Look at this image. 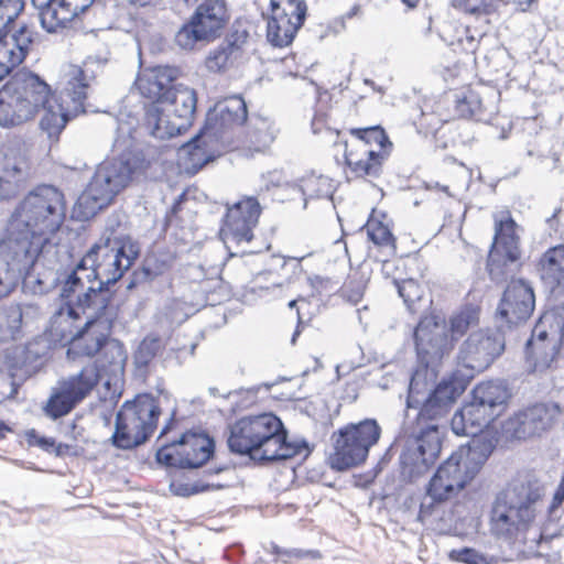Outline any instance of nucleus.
<instances>
[{
	"mask_svg": "<svg viewBox=\"0 0 564 564\" xmlns=\"http://www.w3.org/2000/svg\"><path fill=\"white\" fill-rule=\"evenodd\" d=\"M232 453L261 460H282L310 453L305 441H288L282 421L273 413L243 416L229 427Z\"/></svg>",
	"mask_w": 564,
	"mask_h": 564,
	"instance_id": "7ed1b4c3",
	"label": "nucleus"
},
{
	"mask_svg": "<svg viewBox=\"0 0 564 564\" xmlns=\"http://www.w3.org/2000/svg\"><path fill=\"white\" fill-rule=\"evenodd\" d=\"M326 124H327L326 113L315 112V115L312 119V122H311L313 133H315V134L321 133L326 128Z\"/></svg>",
	"mask_w": 564,
	"mask_h": 564,
	"instance_id": "6e6d98bb",
	"label": "nucleus"
},
{
	"mask_svg": "<svg viewBox=\"0 0 564 564\" xmlns=\"http://www.w3.org/2000/svg\"><path fill=\"white\" fill-rule=\"evenodd\" d=\"M260 214L261 207L254 197H245L227 208L220 237L229 250L252 240Z\"/></svg>",
	"mask_w": 564,
	"mask_h": 564,
	"instance_id": "aec40b11",
	"label": "nucleus"
},
{
	"mask_svg": "<svg viewBox=\"0 0 564 564\" xmlns=\"http://www.w3.org/2000/svg\"><path fill=\"white\" fill-rule=\"evenodd\" d=\"M451 560L463 564H495L494 556H489L473 547H463L459 550H452L449 553Z\"/></svg>",
	"mask_w": 564,
	"mask_h": 564,
	"instance_id": "8fccbe9b",
	"label": "nucleus"
},
{
	"mask_svg": "<svg viewBox=\"0 0 564 564\" xmlns=\"http://www.w3.org/2000/svg\"><path fill=\"white\" fill-rule=\"evenodd\" d=\"M24 0H0V36L24 10Z\"/></svg>",
	"mask_w": 564,
	"mask_h": 564,
	"instance_id": "09e8293b",
	"label": "nucleus"
},
{
	"mask_svg": "<svg viewBox=\"0 0 564 564\" xmlns=\"http://www.w3.org/2000/svg\"><path fill=\"white\" fill-rule=\"evenodd\" d=\"M113 153L117 156L101 162L85 191L78 197L73 214L78 220H88L109 206L113 198L128 186L137 167L130 151L116 140Z\"/></svg>",
	"mask_w": 564,
	"mask_h": 564,
	"instance_id": "423d86ee",
	"label": "nucleus"
},
{
	"mask_svg": "<svg viewBox=\"0 0 564 564\" xmlns=\"http://www.w3.org/2000/svg\"><path fill=\"white\" fill-rule=\"evenodd\" d=\"M495 444L492 440H474L460 446L431 478L430 492L436 499L455 498L479 473Z\"/></svg>",
	"mask_w": 564,
	"mask_h": 564,
	"instance_id": "0eeeda50",
	"label": "nucleus"
},
{
	"mask_svg": "<svg viewBox=\"0 0 564 564\" xmlns=\"http://www.w3.org/2000/svg\"><path fill=\"white\" fill-rule=\"evenodd\" d=\"M300 188L305 199L329 198L333 195L330 178L324 175L311 173L301 180Z\"/></svg>",
	"mask_w": 564,
	"mask_h": 564,
	"instance_id": "a19ab883",
	"label": "nucleus"
},
{
	"mask_svg": "<svg viewBox=\"0 0 564 564\" xmlns=\"http://www.w3.org/2000/svg\"><path fill=\"white\" fill-rule=\"evenodd\" d=\"M555 217H556V213H554L553 216L547 219V221L551 223Z\"/></svg>",
	"mask_w": 564,
	"mask_h": 564,
	"instance_id": "774afa93",
	"label": "nucleus"
},
{
	"mask_svg": "<svg viewBox=\"0 0 564 564\" xmlns=\"http://www.w3.org/2000/svg\"><path fill=\"white\" fill-rule=\"evenodd\" d=\"M226 469L225 466L216 467V468H209L205 471V474L210 477L213 475H218L219 473L224 471Z\"/></svg>",
	"mask_w": 564,
	"mask_h": 564,
	"instance_id": "13d9d810",
	"label": "nucleus"
},
{
	"mask_svg": "<svg viewBox=\"0 0 564 564\" xmlns=\"http://www.w3.org/2000/svg\"><path fill=\"white\" fill-rule=\"evenodd\" d=\"M535 299L530 284L513 280L507 286L498 313L511 325L527 321L534 310Z\"/></svg>",
	"mask_w": 564,
	"mask_h": 564,
	"instance_id": "b1692460",
	"label": "nucleus"
},
{
	"mask_svg": "<svg viewBox=\"0 0 564 564\" xmlns=\"http://www.w3.org/2000/svg\"><path fill=\"white\" fill-rule=\"evenodd\" d=\"M516 228L517 224L508 212L495 216V239L487 262L492 280L500 281L507 278L520 257Z\"/></svg>",
	"mask_w": 564,
	"mask_h": 564,
	"instance_id": "dca6fc26",
	"label": "nucleus"
},
{
	"mask_svg": "<svg viewBox=\"0 0 564 564\" xmlns=\"http://www.w3.org/2000/svg\"><path fill=\"white\" fill-rule=\"evenodd\" d=\"M401 1L410 9L415 8L420 2V0H401Z\"/></svg>",
	"mask_w": 564,
	"mask_h": 564,
	"instance_id": "bf43d9fd",
	"label": "nucleus"
},
{
	"mask_svg": "<svg viewBox=\"0 0 564 564\" xmlns=\"http://www.w3.org/2000/svg\"><path fill=\"white\" fill-rule=\"evenodd\" d=\"M505 350V338L499 330H478L471 333L462 345L458 364L476 371L487 369Z\"/></svg>",
	"mask_w": 564,
	"mask_h": 564,
	"instance_id": "412c9836",
	"label": "nucleus"
},
{
	"mask_svg": "<svg viewBox=\"0 0 564 564\" xmlns=\"http://www.w3.org/2000/svg\"><path fill=\"white\" fill-rule=\"evenodd\" d=\"M48 93L50 86L36 74L25 69L13 74L0 89V126L15 127L33 119Z\"/></svg>",
	"mask_w": 564,
	"mask_h": 564,
	"instance_id": "6e6552de",
	"label": "nucleus"
},
{
	"mask_svg": "<svg viewBox=\"0 0 564 564\" xmlns=\"http://www.w3.org/2000/svg\"><path fill=\"white\" fill-rule=\"evenodd\" d=\"M509 398L507 387L502 382L488 381L477 384L473 390V402L487 412L498 413Z\"/></svg>",
	"mask_w": 564,
	"mask_h": 564,
	"instance_id": "f704fd0d",
	"label": "nucleus"
},
{
	"mask_svg": "<svg viewBox=\"0 0 564 564\" xmlns=\"http://www.w3.org/2000/svg\"><path fill=\"white\" fill-rule=\"evenodd\" d=\"M542 278L554 285L564 284V245L547 249L539 261Z\"/></svg>",
	"mask_w": 564,
	"mask_h": 564,
	"instance_id": "e433bc0d",
	"label": "nucleus"
},
{
	"mask_svg": "<svg viewBox=\"0 0 564 564\" xmlns=\"http://www.w3.org/2000/svg\"><path fill=\"white\" fill-rule=\"evenodd\" d=\"M31 43L32 32L25 25L0 36V82L24 61Z\"/></svg>",
	"mask_w": 564,
	"mask_h": 564,
	"instance_id": "cd10ccee",
	"label": "nucleus"
},
{
	"mask_svg": "<svg viewBox=\"0 0 564 564\" xmlns=\"http://www.w3.org/2000/svg\"><path fill=\"white\" fill-rule=\"evenodd\" d=\"M161 349V340L155 336H147L134 352V365L138 368H147Z\"/></svg>",
	"mask_w": 564,
	"mask_h": 564,
	"instance_id": "49530a36",
	"label": "nucleus"
},
{
	"mask_svg": "<svg viewBox=\"0 0 564 564\" xmlns=\"http://www.w3.org/2000/svg\"><path fill=\"white\" fill-rule=\"evenodd\" d=\"M497 416L498 413L487 412L485 408L471 401L454 414L451 421L452 431L458 436H469L471 441L490 440L479 434Z\"/></svg>",
	"mask_w": 564,
	"mask_h": 564,
	"instance_id": "c756f323",
	"label": "nucleus"
},
{
	"mask_svg": "<svg viewBox=\"0 0 564 564\" xmlns=\"http://www.w3.org/2000/svg\"><path fill=\"white\" fill-rule=\"evenodd\" d=\"M433 383L434 373L426 364L413 372L406 399V420L411 417V411H415L414 419H419L420 423L423 420H438L463 392L455 381H442L432 389Z\"/></svg>",
	"mask_w": 564,
	"mask_h": 564,
	"instance_id": "1a4fd4ad",
	"label": "nucleus"
},
{
	"mask_svg": "<svg viewBox=\"0 0 564 564\" xmlns=\"http://www.w3.org/2000/svg\"><path fill=\"white\" fill-rule=\"evenodd\" d=\"M294 261L295 267L301 268V260L300 259H292Z\"/></svg>",
	"mask_w": 564,
	"mask_h": 564,
	"instance_id": "69168bd1",
	"label": "nucleus"
},
{
	"mask_svg": "<svg viewBox=\"0 0 564 564\" xmlns=\"http://www.w3.org/2000/svg\"><path fill=\"white\" fill-rule=\"evenodd\" d=\"M299 302H304V299L292 300L289 302V307L294 308Z\"/></svg>",
	"mask_w": 564,
	"mask_h": 564,
	"instance_id": "e2e57ef3",
	"label": "nucleus"
},
{
	"mask_svg": "<svg viewBox=\"0 0 564 564\" xmlns=\"http://www.w3.org/2000/svg\"><path fill=\"white\" fill-rule=\"evenodd\" d=\"M159 415L156 400L150 394L126 402L117 413L113 445L130 449L142 444L155 430Z\"/></svg>",
	"mask_w": 564,
	"mask_h": 564,
	"instance_id": "9b49d317",
	"label": "nucleus"
},
{
	"mask_svg": "<svg viewBox=\"0 0 564 564\" xmlns=\"http://www.w3.org/2000/svg\"><path fill=\"white\" fill-rule=\"evenodd\" d=\"M115 316H100L90 323L87 317L82 314L72 324V332L62 336L53 325V316L51 317V334L59 340H69L70 346L67 350L69 359L75 360L78 357H91L97 354L105 345L107 335L104 333L108 328Z\"/></svg>",
	"mask_w": 564,
	"mask_h": 564,
	"instance_id": "6ab92c4d",
	"label": "nucleus"
},
{
	"mask_svg": "<svg viewBox=\"0 0 564 564\" xmlns=\"http://www.w3.org/2000/svg\"><path fill=\"white\" fill-rule=\"evenodd\" d=\"M247 116V106L240 96L227 97L207 113L204 134L218 137L226 129L242 124Z\"/></svg>",
	"mask_w": 564,
	"mask_h": 564,
	"instance_id": "a878e982",
	"label": "nucleus"
},
{
	"mask_svg": "<svg viewBox=\"0 0 564 564\" xmlns=\"http://www.w3.org/2000/svg\"><path fill=\"white\" fill-rule=\"evenodd\" d=\"M145 108L144 126L158 139H169L186 131L193 122L197 97L194 89L176 86L165 100Z\"/></svg>",
	"mask_w": 564,
	"mask_h": 564,
	"instance_id": "9d476101",
	"label": "nucleus"
},
{
	"mask_svg": "<svg viewBox=\"0 0 564 564\" xmlns=\"http://www.w3.org/2000/svg\"><path fill=\"white\" fill-rule=\"evenodd\" d=\"M9 429L6 425H0V438L4 437V432H8Z\"/></svg>",
	"mask_w": 564,
	"mask_h": 564,
	"instance_id": "0e129e2a",
	"label": "nucleus"
},
{
	"mask_svg": "<svg viewBox=\"0 0 564 564\" xmlns=\"http://www.w3.org/2000/svg\"><path fill=\"white\" fill-rule=\"evenodd\" d=\"M350 133L355 137V141L349 144L350 147H360V143H364L368 149L389 152L392 145L384 130L379 126L355 128L350 130Z\"/></svg>",
	"mask_w": 564,
	"mask_h": 564,
	"instance_id": "58836bf2",
	"label": "nucleus"
},
{
	"mask_svg": "<svg viewBox=\"0 0 564 564\" xmlns=\"http://www.w3.org/2000/svg\"><path fill=\"white\" fill-rule=\"evenodd\" d=\"M272 553L278 556V560L283 563H291L293 558H321V553L315 550H301V549H281L278 545H272Z\"/></svg>",
	"mask_w": 564,
	"mask_h": 564,
	"instance_id": "603ef678",
	"label": "nucleus"
},
{
	"mask_svg": "<svg viewBox=\"0 0 564 564\" xmlns=\"http://www.w3.org/2000/svg\"><path fill=\"white\" fill-rule=\"evenodd\" d=\"M89 80L86 72L79 66H70L65 96L72 102L66 108L50 91L45 102H41L43 116L40 121L42 131L47 133L50 139H58V135L66 127L70 116L86 112L85 100L88 95Z\"/></svg>",
	"mask_w": 564,
	"mask_h": 564,
	"instance_id": "f8f14e48",
	"label": "nucleus"
},
{
	"mask_svg": "<svg viewBox=\"0 0 564 564\" xmlns=\"http://www.w3.org/2000/svg\"><path fill=\"white\" fill-rule=\"evenodd\" d=\"M380 434L381 429L373 419L340 429L333 435L334 453L329 457L332 468L346 470L364 463Z\"/></svg>",
	"mask_w": 564,
	"mask_h": 564,
	"instance_id": "ddd939ff",
	"label": "nucleus"
},
{
	"mask_svg": "<svg viewBox=\"0 0 564 564\" xmlns=\"http://www.w3.org/2000/svg\"><path fill=\"white\" fill-rule=\"evenodd\" d=\"M66 217L64 194L54 186L31 191L15 207L6 240L40 262L57 253L55 236Z\"/></svg>",
	"mask_w": 564,
	"mask_h": 564,
	"instance_id": "f03ea898",
	"label": "nucleus"
},
{
	"mask_svg": "<svg viewBox=\"0 0 564 564\" xmlns=\"http://www.w3.org/2000/svg\"><path fill=\"white\" fill-rule=\"evenodd\" d=\"M492 0H452L455 9L468 14L486 13Z\"/></svg>",
	"mask_w": 564,
	"mask_h": 564,
	"instance_id": "5fc2aeb1",
	"label": "nucleus"
},
{
	"mask_svg": "<svg viewBox=\"0 0 564 564\" xmlns=\"http://www.w3.org/2000/svg\"><path fill=\"white\" fill-rule=\"evenodd\" d=\"M139 247L129 237H102L61 281L59 299L53 325L68 335L74 319L84 314L87 323L107 315L116 316L110 284L120 280L139 256Z\"/></svg>",
	"mask_w": 564,
	"mask_h": 564,
	"instance_id": "f257e3e1",
	"label": "nucleus"
},
{
	"mask_svg": "<svg viewBox=\"0 0 564 564\" xmlns=\"http://www.w3.org/2000/svg\"><path fill=\"white\" fill-rule=\"evenodd\" d=\"M132 4H138L141 7L150 4L153 0H128Z\"/></svg>",
	"mask_w": 564,
	"mask_h": 564,
	"instance_id": "052dcab7",
	"label": "nucleus"
},
{
	"mask_svg": "<svg viewBox=\"0 0 564 564\" xmlns=\"http://www.w3.org/2000/svg\"><path fill=\"white\" fill-rule=\"evenodd\" d=\"M23 310L20 304L0 308V341L15 339L22 327Z\"/></svg>",
	"mask_w": 564,
	"mask_h": 564,
	"instance_id": "ea45409f",
	"label": "nucleus"
},
{
	"mask_svg": "<svg viewBox=\"0 0 564 564\" xmlns=\"http://www.w3.org/2000/svg\"><path fill=\"white\" fill-rule=\"evenodd\" d=\"M174 41L184 51H193L199 43L212 42L191 18L175 33Z\"/></svg>",
	"mask_w": 564,
	"mask_h": 564,
	"instance_id": "79ce46f5",
	"label": "nucleus"
},
{
	"mask_svg": "<svg viewBox=\"0 0 564 564\" xmlns=\"http://www.w3.org/2000/svg\"><path fill=\"white\" fill-rule=\"evenodd\" d=\"M557 404H535L518 413L510 422L513 435L517 438H527L538 435L550 429L560 416Z\"/></svg>",
	"mask_w": 564,
	"mask_h": 564,
	"instance_id": "393cba45",
	"label": "nucleus"
},
{
	"mask_svg": "<svg viewBox=\"0 0 564 564\" xmlns=\"http://www.w3.org/2000/svg\"><path fill=\"white\" fill-rule=\"evenodd\" d=\"M39 262L30 254L12 245L4 238L0 241V300L9 296L17 288L20 279L34 293H44L48 283L35 274Z\"/></svg>",
	"mask_w": 564,
	"mask_h": 564,
	"instance_id": "4468645a",
	"label": "nucleus"
},
{
	"mask_svg": "<svg viewBox=\"0 0 564 564\" xmlns=\"http://www.w3.org/2000/svg\"><path fill=\"white\" fill-rule=\"evenodd\" d=\"M454 116L455 118H476L480 119V113L482 110V104L480 96L477 91L473 89H464L454 95Z\"/></svg>",
	"mask_w": 564,
	"mask_h": 564,
	"instance_id": "4c0bfd02",
	"label": "nucleus"
},
{
	"mask_svg": "<svg viewBox=\"0 0 564 564\" xmlns=\"http://www.w3.org/2000/svg\"><path fill=\"white\" fill-rule=\"evenodd\" d=\"M209 392H210V394L216 395L217 394V389L216 388H209Z\"/></svg>",
	"mask_w": 564,
	"mask_h": 564,
	"instance_id": "338daca9",
	"label": "nucleus"
},
{
	"mask_svg": "<svg viewBox=\"0 0 564 564\" xmlns=\"http://www.w3.org/2000/svg\"><path fill=\"white\" fill-rule=\"evenodd\" d=\"M223 488V485L215 481L209 480H196L194 482H182V481H172L170 485V489L173 495L178 497H189L196 494L205 492L208 490H217Z\"/></svg>",
	"mask_w": 564,
	"mask_h": 564,
	"instance_id": "a18cd8bd",
	"label": "nucleus"
},
{
	"mask_svg": "<svg viewBox=\"0 0 564 564\" xmlns=\"http://www.w3.org/2000/svg\"><path fill=\"white\" fill-rule=\"evenodd\" d=\"M462 45L465 50L474 52L477 48L478 40L477 37L471 33V30L469 28H466L465 30V39L460 40Z\"/></svg>",
	"mask_w": 564,
	"mask_h": 564,
	"instance_id": "4d7b16f0",
	"label": "nucleus"
},
{
	"mask_svg": "<svg viewBox=\"0 0 564 564\" xmlns=\"http://www.w3.org/2000/svg\"><path fill=\"white\" fill-rule=\"evenodd\" d=\"M95 0H32L37 7L43 29L56 33L67 29Z\"/></svg>",
	"mask_w": 564,
	"mask_h": 564,
	"instance_id": "5701e85b",
	"label": "nucleus"
},
{
	"mask_svg": "<svg viewBox=\"0 0 564 564\" xmlns=\"http://www.w3.org/2000/svg\"><path fill=\"white\" fill-rule=\"evenodd\" d=\"M387 158L388 151L368 149L364 143H360V147H350L346 143L345 161L355 177H378Z\"/></svg>",
	"mask_w": 564,
	"mask_h": 564,
	"instance_id": "7c9ffc66",
	"label": "nucleus"
},
{
	"mask_svg": "<svg viewBox=\"0 0 564 564\" xmlns=\"http://www.w3.org/2000/svg\"><path fill=\"white\" fill-rule=\"evenodd\" d=\"M26 440L30 445L37 446L47 453H55L57 456L66 454L69 449L68 445L57 444L53 437L40 435L35 430L26 432Z\"/></svg>",
	"mask_w": 564,
	"mask_h": 564,
	"instance_id": "3c124183",
	"label": "nucleus"
},
{
	"mask_svg": "<svg viewBox=\"0 0 564 564\" xmlns=\"http://www.w3.org/2000/svg\"><path fill=\"white\" fill-rule=\"evenodd\" d=\"M208 137L203 130L202 134L194 137L178 149L177 163L183 171L195 174L209 161V155L204 148Z\"/></svg>",
	"mask_w": 564,
	"mask_h": 564,
	"instance_id": "72a5a7b5",
	"label": "nucleus"
},
{
	"mask_svg": "<svg viewBox=\"0 0 564 564\" xmlns=\"http://www.w3.org/2000/svg\"><path fill=\"white\" fill-rule=\"evenodd\" d=\"M215 444L204 433H185L178 441L163 445L156 452V460L170 467L199 468L213 456Z\"/></svg>",
	"mask_w": 564,
	"mask_h": 564,
	"instance_id": "f3484780",
	"label": "nucleus"
},
{
	"mask_svg": "<svg viewBox=\"0 0 564 564\" xmlns=\"http://www.w3.org/2000/svg\"><path fill=\"white\" fill-rule=\"evenodd\" d=\"M398 293L403 299L408 308L412 312H416V303L422 300L423 289L413 279L403 280L397 283Z\"/></svg>",
	"mask_w": 564,
	"mask_h": 564,
	"instance_id": "de8ad7c7",
	"label": "nucleus"
},
{
	"mask_svg": "<svg viewBox=\"0 0 564 564\" xmlns=\"http://www.w3.org/2000/svg\"><path fill=\"white\" fill-rule=\"evenodd\" d=\"M127 358V351L121 343L107 339L99 366L88 365L78 375L58 382L44 408L46 415L56 420L68 414L90 393L104 375L109 376L106 382L108 386L111 380L119 379L123 375Z\"/></svg>",
	"mask_w": 564,
	"mask_h": 564,
	"instance_id": "39448f33",
	"label": "nucleus"
},
{
	"mask_svg": "<svg viewBox=\"0 0 564 564\" xmlns=\"http://www.w3.org/2000/svg\"><path fill=\"white\" fill-rule=\"evenodd\" d=\"M448 101V96L438 100L424 101L421 117L417 121L420 132H424L425 134L433 133L437 131L443 123L454 119L452 112L445 109Z\"/></svg>",
	"mask_w": 564,
	"mask_h": 564,
	"instance_id": "c9c22d12",
	"label": "nucleus"
},
{
	"mask_svg": "<svg viewBox=\"0 0 564 564\" xmlns=\"http://www.w3.org/2000/svg\"><path fill=\"white\" fill-rule=\"evenodd\" d=\"M365 84L370 86L372 89L378 90V93L383 94V90L381 88H377L376 84L371 79H365Z\"/></svg>",
	"mask_w": 564,
	"mask_h": 564,
	"instance_id": "680f3d73",
	"label": "nucleus"
},
{
	"mask_svg": "<svg viewBox=\"0 0 564 564\" xmlns=\"http://www.w3.org/2000/svg\"><path fill=\"white\" fill-rule=\"evenodd\" d=\"M367 232L369 239L377 246L387 249L389 256L395 253V243L393 235L388 226L379 221H369L367 224Z\"/></svg>",
	"mask_w": 564,
	"mask_h": 564,
	"instance_id": "c03bdc74",
	"label": "nucleus"
},
{
	"mask_svg": "<svg viewBox=\"0 0 564 564\" xmlns=\"http://www.w3.org/2000/svg\"><path fill=\"white\" fill-rule=\"evenodd\" d=\"M178 69L171 66H155L143 69L135 80L140 94L152 100L151 104H160L170 96L172 83L177 78Z\"/></svg>",
	"mask_w": 564,
	"mask_h": 564,
	"instance_id": "bb28decb",
	"label": "nucleus"
},
{
	"mask_svg": "<svg viewBox=\"0 0 564 564\" xmlns=\"http://www.w3.org/2000/svg\"><path fill=\"white\" fill-rule=\"evenodd\" d=\"M247 32L228 35L218 46L210 50L205 59V66L212 73H225L240 65L246 57L243 45Z\"/></svg>",
	"mask_w": 564,
	"mask_h": 564,
	"instance_id": "c85d7f7f",
	"label": "nucleus"
},
{
	"mask_svg": "<svg viewBox=\"0 0 564 564\" xmlns=\"http://www.w3.org/2000/svg\"><path fill=\"white\" fill-rule=\"evenodd\" d=\"M307 14L305 0H270L267 39L276 47L289 46L303 26Z\"/></svg>",
	"mask_w": 564,
	"mask_h": 564,
	"instance_id": "a211bd4d",
	"label": "nucleus"
},
{
	"mask_svg": "<svg viewBox=\"0 0 564 564\" xmlns=\"http://www.w3.org/2000/svg\"><path fill=\"white\" fill-rule=\"evenodd\" d=\"M479 311L474 306H466L451 318V336L452 344L454 340L463 336L471 326L478 324Z\"/></svg>",
	"mask_w": 564,
	"mask_h": 564,
	"instance_id": "37998d69",
	"label": "nucleus"
},
{
	"mask_svg": "<svg viewBox=\"0 0 564 564\" xmlns=\"http://www.w3.org/2000/svg\"><path fill=\"white\" fill-rule=\"evenodd\" d=\"M543 495V486L535 479L523 477L512 480L491 503V535L508 544L524 540L541 512Z\"/></svg>",
	"mask_w": 564,
	"mask_h": 564,
	"instance_id": "20e7f679",
	"label": "nucleus"
},
{
	"mask_svg": "<svg viewBox=\"0 0 564 564\" xmlns=\"http://www.w3.org/2000/svg\"><path fill=\"white\" fill-rule=\"evenodd\" d=\"M447 500L448 499H436L435 497H433L432 494L430 492V485H429L426 495L422 499L421 505H420L417 520L421 523H425L432 516H434L438 511L441 505Z\"/></svg>",
	"mask_w": 564,
	"mask_h": 564,
	"instance_id": "864d4df0",
	"label": "nucleus"
},
{
	"mask_svg": "<svg viewBox=\"0 0 564 564\" xmlns=\"http://www.w3.org/2000/svg\"><path fill=\"white\" fill-rule=\"evenodd\" d=\"M416 420L414 443L401 455L402 474L410 480L425 474L441 452V432L437 420Z\"/></svg>",
	"mask_w": 564,
	"mask_h": 564,
	"instance_id": "2eb2a0df",
	"label": "nucleus"
},
{
	"mask_svg": "<svg viewBox=\"0 0 564 564\" xmlns=\"http://www.w3.org/2000/svg\"><path fill=\"white\" fill-rule=\"evenodd\" d=\"M28 171V159L20 152L9 149L6 153H0V199L15 194L26 178Z\"/></svg>",
	"mask_w": 564,
	"mask_h": 564,
	"instance_id": "2f4dec72",
	"label": "nucleus"
},
{
	"mask_svg": "<svg viewBox=\"0 0 564 564\" xmlns=\"http://www.w3.org/2000/svg\"><path fill=\"white\" fill-rule=\"evenodd\" d=\"M191 19L210 41H214L220 35L228 20L225 2L223 0H204Z\"/></svg>",
	"mask_w": 564,
	"mask_h": 564,
	"instance_id": "473e14b6",
	"label": "nucleus"
},
{
	"mask_svg": "<svg viewBox=\"0 0 564 564\" xmlns=\"http://www.w3.org/2000/svg\"><path fill=\"white\" fill-rule=\"evenodd\" d=\"M413 336L416 354L422 364L429 365L452 350V339L446 334L445 323L435 315L421 318Z\"/></svg>",
	"mask_w": 564,
	"mask_h": 564,
	"instance_id": "4be33fe9",
	"label": "nucleus"
}]
</instances>
